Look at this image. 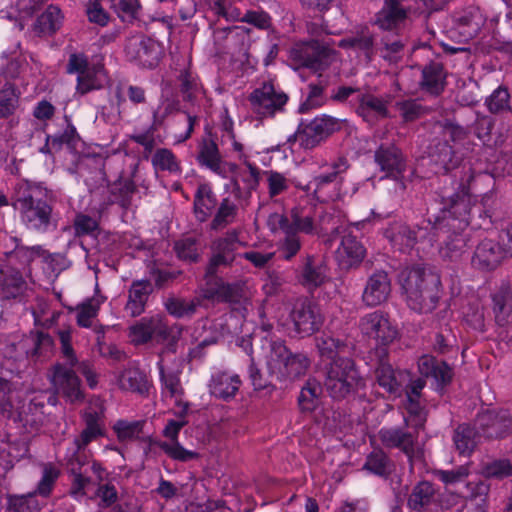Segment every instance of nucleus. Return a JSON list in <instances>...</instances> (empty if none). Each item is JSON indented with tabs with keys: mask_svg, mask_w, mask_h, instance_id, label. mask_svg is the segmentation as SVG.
I'll return each instance as SVG.
<instances>
[{
	"mask_svg": "<svg viewBox=\"0 0 512 512\" xmlns=\"http://www.w3.org/2000/svg\"><path fill=\"white\" fill-rule=\"evenodd\" d=\"M52 191L41 183H25L16 192L15 207L22 222L30 229L46 232L52 224Z\"/></svg>",
	"mask_w": 512,
	"mask_h": 512,
	"instance_id": "nucleus-1",
	"label": "nucleus"
},
{
	"mask_svg": "<svg viewBox=\"0 0 512 512\" xmlns=\"http://www.w3.org/2000/svg\"><path fill=\"white\" fill-rule=\"evenodd\" d=\"M58 336L61 352L67 365L56 364L51 374V381L59 393H62L70 402H75L82 398V391L80 379L73 371V367L77 363V357L71 345V331L70 329L59 330Z\"/></svg>",
	"mask_w": 512,
	"mask_h": 512,
	"instance_id": "nucleus-2",
	"label": "nucleus"
},
{
	"mask_svg": "<svg viewBox=\"0 0 512 512\" xmlns=\"http://www.w3.org/2000/svg\"><path fill=\"white\" fill-rule=\"evenodd\" d=\"M396 278L401 288H438L442 285L455 288L459 284L457 270L452 269L442 280L436 267L428 264L400 268Z\"/></svg>",
	"mask_w": 512,
	"mask_h": 512,
	"instance_id": "nucleus-3",
	"label": "nucleus"
},
{
	"mask_svg": "<svg viewBox=\"0 0 512 512\" xmlns=\"http://www.w3.org/2000/svg\"><path fill=\"white\" fill-rule=\"evenodd\" d=\"M289 59L300 67L313 72L327 69L335 59V50L329 42L314 39L295 44L289 52Z\"/></svg>",
	"mask_w": 512,
	"mask_h": 512,
	"instance_id": "nucleus-4",
	"label": "nucleus"
},
{
	"mask_svg": "<svg viewBox=\"0 0 512 512\" xmlns=\"http://www.w3.org/2000/svg\"><path fill=\"white\" fill-rule=\"evenodd\" d=\"M317 210L313 206H295L288 214L271 213L267 226L272 233L292 231L294 233L313 234L316 231Z\"/></svg>",
	"mask_w": 512,
	"mask_h": 512,
	"instance_id": "nucleus-5",
	"label": "nucleus"
},
{
	"mask_svg": "<svg viewBox=\"0 0 512 512\" xmlns=\"http://www.w3.org/2000/svg\"><path fill=\"white\" fill-rule=\"evenodd\" d=\"M384 235L395 249L403 253L410 251L419 240L436 241L435 226L430 218L415 228L403 222H394L384 230Z\"/></svg>",
	"mask_w": 512,
	"mask_h": 512,
	"instance_id": "nucleus-6",
	"label": "nucleus"
},
{
	"mask_svg": "<svg viewBox=\"0 0 512 512\" xmlns=\"http://www.w3.org/2000/svg\"><path fill=\"white\" fill-rule=\"evenodd\" d=\"M359 381L358 371L350 358H338L327 368L325 387L334 399H342L352 393Z\"/></svg>",
	"mask_w": 512,
	"mask_h": 512,
	"instance_id": "nucleus-7",
	"label": "nucleus"
},
{
	"mask_svg": "<svg viewBox=\"0 0 512 512\" xmlns=\"http://www.w3.org/2000/svg\"><path fill=\"white\" fill-rule=\"evenodd\" d=\"M288 99V95L273 79L263 81L248 96L253 111L261 117H273L282 112Z\"/></svg>",
	"mask_w": 512,
	"mask_h": 512,
	"instance_id": "nucleus-8",
	"label": "nucleus"
},
{
	"mask_svg": "<svg viewBox=\"0 0 512 512\" xmlns=\"http://www.w3.org/2000/svg\"><path fill=\"white\" fill-rule=\"evenodd\" d=\"M344 120L322 115L315 117L309 122L301 121L298 125V136L300 147L313 149L334 132L341 129Z\"/></svg>",
	"mask_w": 512,
	"mask_h": 512,
	"instance_id": "nucleus-9",
	"label": "nucleus"
},
{
	"mask_svg": "<svg viewBox=\"0 0 512 512\" xmlns=\"http://www.w3.org/2000/svg\"><path fill=\"white\" fill-rule=\"evenodd\" d=\"M471 198L468 194H456L451 198L448 207L442 209V217H436L432 221L435 231L444 227L460 231L465 229L470 223Z\"/></svg>",
	"mask_w": 512,
	"mask_h": 512,
	"instance_id": "nucleus-10",
	"label": "nucleus"
},
{
	"mask_svg": "<svg viewBox=\"0 0 512 512\" xmlns=\"http://www.w3.org/2000/svg\"><path fill=\"white\" fill-rule=\"evenodd\" d=\"M13 399L14 396L10 395L6 402L0 404V414L3 417L12 418L15 422L21 423L29 432L38 430L45 420L43 402L33 399L27 407L22 405L15 408L11 402Z\"/></svg>",
	"mask_w": 512,
	"mask_h": 512,
	"instance_id": "nucleus-11",
	"label": "nucleus"
},
{
	"mask_svg": "<svg viewBox=\"0 0 512 512\" xmlns=\"http://www.w3.org/2000/svg\"><path fill=\"white\" fill-rule=\"evenodd\" d=\"M382 444L388 448H399L408 457L411 467L422 461L423 450L417 443V433L398 427L382 428L379 431Z\"/></svg>",
	"mask_w": 512,
	"mask_h": 512,
	"instance_id": "nucleus-12",
	"label": "nucleus"
},
{
	"mask_svg": "<svg viewBox=\"0 0 512 512\" xmlns=\"http://www.w3.org/2000/svg\"><path fill=\"white\" fill-rule=\"evenodd\" d=\"M359 328L364 336L381 345H389L399 335L397 327L388 316L380 311H374L363 316L360 319Z\"/></svg>",
	"mask_w": 512,
	"mask_h": 512,
	"instance_id": "nucleus-13",
	"label": "nucleus"
},
{
	"mask_svg": "<svg viewBox=\"0 0 512 512\" xmlns=\"http://www.w3.org/2000/svg\"><path fill=\"white\" fill-rule=\"evenodd\" d=\"M168 335V325L164 321V316L153 315L151 317H144L128 329V337L132 344L141 345L148 341L154 340L162 342Z\"/></svg>",
	"mask_w": 512,
	"mask_h": 512,
	"instance_id": "nucleus-14",
	"label": "nucleus"
},
{
	"mask_svg": "<svg viewBox=\"0 0 512 512\" xmlns=\"http://www.w3.org/2000/svg\"><path fill=\"white\" fill-rule=\"evenodd\" d=\"M453 27L449 30V37L460 42H468L478 35L485 23V18L478 7L469 6L453 15Z\"/></svg>",
	"mask_w": 512,
	"mask_h": 512,
	"instance_id": "nucleus-15",
	"label": "nucleus"
},
{
	"mask_svg": "<svg viewBox=\"0 0 512 512\" xmlns=\"http://www.w3.org/2000/svg\"><path fill=\"white\" fill-rule=\"evenodd\" d=\"M125 53L129 60L137 61L143 67L153 68L160 60L161 51L155 40L140 35L127 40Z\"/></svg>",
	"mask_w": 512,
	"mask_h": 512,
	"instance_id": "nucleus-16",
	"label": "nucleus"
},
{
	"mask_svg": "<svg viewBox=\"0 0 512 512\" xmlns=\"http://www.w3.org/2000/svg\"><path fill=\"white\" fill-rule=\"evenodd\" d=\"M294 331L300 337L310 336L323 324L319 308L310 302H298L291 312Z\"/></svg>",
	"mask_w": 512,
	"mask_h": 512,
	"instance_id": "nucleus-17",
	"label": "nucleus"
},
{
	"mask_svg": "<svg viewBox=\"0 0 512 512\" xmlns=\"http://www.w3.org/2000/svg\"><path fill=\"white\" fill-rule=\"evenodd\" d=\"M374 161L386 177L399 180L406 170V158L394 144H381L374 152Z\"/></svg>",
	"mask_w": 512,
	"mask_h": 512,
	"instance_id": "nucleus-18",
	"label": "nucleus"
},
{
	"mask_svg": "<svg viewBox=\"0 0 512 512\" xmlns=\"http://www.w3.org/2000/svg\"><path fill=\"white\" fill-rule=\"evenodd\" d=\"M408 19V10L400 0H385L375 14L374 23L383 32H402Z\"/></svg>",
	"mask_w": 512,
	"mask_h": 512,
	"instance_id": "nucleus-19",
	"label": "nucleus"
},
{
	"mask_svg": "<svg viewBox=\"0 0 512 512\" xmlns=\"http://www.w3.org/2000/svg\"><path fill=\"white\" fill-rule=\"evenodd\" d=\"M333 234H342L340 246L335 253L342 268H351L363 260L365 249L355 236L341 227L335 228Z\"/></svg>",
	"mask_w": 512,
	"mask_h": 512,
	"instance_id": "nucleus-20",
	"label": "nucleus"
},
{
	"mask_svg": "<svg viewBox=\"0 0 512 512\" xmlns=\"http://www.w3.org/2000/svg\"><path fill=\"white\" fill-rule=\"evenodd\" d=\"M348 166L345 158H339L331 165L330 171L315 176L307 185V190L313 189L318 199L328 196L329 188H337L342 183V175L347 171Z\"/></svg>",
	"mask_w": 512,
	"mask_h": 512,
	"instance_id": "nucleus-21",
	"label": "nucleus"
},
{
	"mask_svg": "<svg viewBox=\"0 0 512 512\" xmlns=\"http://www.w3.org/2000/svg\"><path fill=\"white\" fill-rule=\"evenodd\" d=\"M338 46L343 49L354 51L357 55L363 56L367 62H371L376 54V39L368 27H362L341 39Z\"/></svg>",
	"mask_w": 512,
	"mask_h": 512,
	"instance_id": "nucleus-22",
	"label": "nucleus"
},
{
	"mask_svg": "<svg viewBox=\"0 0 512 512\" xmlns=\"http://www.w3.org/2000/svg\"><path fill=\"white\" fill-rule=\"evenodd\" d=\"M506 253L498 242L485 239L477 245L472 265L480 270H493L499 266Z\"/></svg>",
	"mask_w": 512,
	"mask_h": 512,
	"instance_id": "nucleus-23",
	"label": "nucleus"
},
{
	"mask_svg": "<svg viewBox=\"0 0 512 512\" xmlns=\"http://www.w3.org/2000/svg\"><path fill=\"white\" fill-rule=\"evenodd\" d=\"M184 425V421L170 420L163 430V435L171 442L160 441L157 443L158 447L169 457L179 461H188L197 456L195 452L185 449L177 441L178 434Z\"/></svg>",
	"mask_w": 512,
	"mask_h": 512,
	"instance_id": "nucleus-24",
	"label": "nucleus"
},
{
	"mask_svg": "<svg viewBox=\"0 0 512 512\" xmlns=\"http://www.w3.org/2000/svg\"><path fill=\"white\" fill-rule=\"evenodd\" d=\"M112 383L122 391L143 394L148 391L149 382L146 374L136 366H128L113 373Z\"/></svg>",
	"mask_w": 512,
	"mask_h": 512,
	"instance_id": "nucleus-25",
	"label": "nucleus"
},
{
	"mask_svg": "<svg viewBox=\"0 0 512 512\" xmlns=\"http://www.w3.org/2000/svg\"><path fill=\"white\" fill-rule=\"evenodd\" d=\"M407 42V36L403 32H384L376 47V52L385 61L397 63L404 55Z\"/></svg>",
	"mask_w": 512,
	"mask_h": 512,
	"instance_id": "nucleus-26",
	"label": "nucleus"
},
{
	"mask_svg": "<svg viewBox=\"0 0 512 512\" xmlns=\"http://www.w3.org/2000/svg\"><path fill=\"white\" fill-rule=\"evenodd\" d=\"M357 114L367 123L375 124L379 119L388 117L386 102L372 94L357 96Z\"/></svg>",
	"mask_w": 512,
	"mask_h": 512,
	"instance_id": "nucleus-27",
	"label": "nucleus"
},
{
	"mask_svg": "<svg viewBox=\"0 0 512 512\" xmlns=\"http://www.w3.org/2000/svg\"><path fill=\"white\" fill-rule=\"evenodd\" d=\"M84 421L86 427L81 432L80 436L74 440V448L70 456H80V450L84 449L89 443L104 434L101 414L99 412H85Z\"/></svg>",
	"mask_w": 512,
	"mask_h": 512,
	"instance_id": "nucleus-28",
	"label": "nucleus"
},
{
	"mask_svg": "<svg viewBox=\"0 0 512 512\" xmlns=\"http://www.w3.org/2000/svg\"><path fill=\"white\" fill-rule=\"evenodd\" d=\"M446 73L444 66L440 62H430L425 65L422 69V79L420 81V87L425 92L438 96L440 95L445 87Z\"/></svg>",
	"mask_w": 512,
	"mask_h": 512,
	"instance_id": "nucleus-29",
	"label": "nucleus"
},
{
	"mask_svg": "<svg viewBox=\"0 0 512 512\" xmlns=\"http://www.w3.org/2000/svg\"><path fill=\"white\" fill-rule=\"evenodd\" d=\"M418 370L422 376L434 379L437 389L442 388L452 378L451 369L445 363L438 362L430 355H424L419 358Z\"/></svg>",
	"mask_w": 512,
	"mask_h": 512,
	"instance_id": "nucleus-30",
	"label": "nucleus"
},
{
	"mask_svg": "<svg viewBox=\"0 0 512 512\" xmlns=\"http://www.w3.org/2000/svg\"><path fill=\"white\" fill-rule=\"evenodd\" d=\"M481 438L503 437L510 427V420L500 418L491 411L481 413L476 420Z\"/></svg>",
	"mask_w": 512,
	"mask_h": 512,
	"instance_id": "nucleus-31",
	"label": "nucleus"
},
{
	"mask_svg": "<svg viewBox=\"0 0 512 512\" xmlns=\"http://www.w3.org/2000/svg\"><path fill=\"white\" fill-rule=\"evenodd\" d=\"M217 205V199L208 184H200L193 200V213L199 222L209 219Z\"/></svg>",
	"mask_w": 512,
	"mask_h": 512,
	"instance_id": "nucleus-32",
	"label": "nucleus"
},
{
	"mask_svg": "<svg viewBox=\"0 0 512 512\" xmlns=\"http://www.w3.org/2000/svg\"><path fill=\"white\" fill-rule=\"evenodd\" d=\"M240 384L238 375L221 372L212 377L210 391L214 396L227 400L235 396Z\"/></svg>",
	"mask_w": 512,
	"mask_h": 512,
	"instance_id": "nucleus-33",
	"label": "nucleus"
},
{
	"mask_svg": "<svg viewBox=\"0 0 512 512\" xmlns=\"http://www.w3.org/2000/svg\"><path fill=\"white\" fill-rule=\"evenodd\" d=\"M481 439L477 427L462 424L454 432L453 441L459 454L469 456Z\"/></svg>",
	"mask_w": 512,
	"mask_h": 512,
	"instance_id": "nucleus-34",
	"label": "nucleus"
},
{
	"mask_svg": "<svg viewBox=\"0 0 512 512\" xmlns=\"http://www.w3.org/2000/svg\"><path fill=\"white\" fill-rule=\"evenodd\" d=\"M263 353L269 372L275 376L283 368L290 352L282 341H266L263 345Z\"/></svg>",
	"mask_w": 512,
	"mask_h": 512,
	"instance_id": "nucleus-35",
	"label": "nucleus"
},
{
	"mask_svg": "<svg viewBox=\"0 0 512 512\" xmlns=\"http://www.w3.org/2000/svg\"><path fill=\"white\" fill-rule=\"evenodd\" d=\"M430 161L437 167L436 172L447 173L456 167L455 153L447 141L436 143L429 153Z\"/></svg>",
	"mask_w": 512,
	"mask_h": 512,
	"instance_id": "nucleus-36",
	"label": "nucleus"
},
{
	"mask_svg": "<svg viewBox=\"0 0 512 512\" xmlns=\"http://www.w3.org/2000/svg\"><path fill=\"white\" fill-rule=\"evenodd\" d=\"M158 367L162 382L163 397H165L166 399H170V401L177 406L182 405L183 390L180 384L178 374L174 372L167 373L164 369L162 359L158 362Z\"/></svg>",
	"mask_w": 512,
	"mask_h": 512,
	"instance_id": "nucleus-37",
	"label": "nucleus"
},
{
	"mask_svg": "<svg viewBox=\"0 0 512 512\" xmlns=\"http://www.w3.org/2000/svg\"><path fill=\"white\" fill-rule=\"evenodd\" d=\"M14 248L6 253L7 258L15 260L19 264L29 266L35 259L43 258L46 255V249L41 245L26 246L17 237L12 238Z\"/></svg>",
	"mask_w": 512,
	"mask_h": 512,
	"instance_id": "nucleus-38",
	"label": "nucleus"
},
{
	"mask_svg": "<svg viewBox=\"0 0 512 512\" xmlns=\"http://www.w3.org/2000/svg\"><path fill=\"white\" fill-rule=\"evenodd\" d=\"M437 493L430 482L422 481L414 488L408 499V506L413 510H421L437 502Z\"/></svg>",
	"mask_w": 512,
	"mask_h": 512,
	"instance_id": "nucleus-39",
	"label": "nucleus"
},
{
	"mask_svg": "<svg viewBox=\"0 0 512 512\" xmlns=\"http://www.w3.org/2000/svg\"><path fill=\"white\" fill-rule=\"evenodd\" d=\"M229 266H231V263L227 261L225 257L211 252V256L205 270V279L207 285L212 286L211 288H231L230 285L225 284L222 278L219 276V274L222 272V269Z\"/></svg>",
	"mask_w": 512,
	"mask_h": 512,
	"instance_id": "nucleus-40",
	"label": "nucleus"
},
{
	"mask_svg": "<svg viewBox=\"0 0 512 512\" xmlns=\"http://www.w3.org/2000/svg\"><path fill=\"white\" fill-rule=\"evenodd\" d=\"M197 160L213 172L220 173L221 157L216 143L211 139H204L199 146Z\"/></svg>",
	"mask_w": 512,
	"mask_h": 512,
	"instance_id": "nucleus-41",
	"label": "nucleus"
},
{
	"mask_svg": "<svg viewBox=\"0 0 512 512\" xmlns=\"http://www.w3.org/2000/svg\"><path fill=\"white\" fill-rule=\"evenodd\" d=\"M310 365V360L305 354H289L286 358V362L283 364V368L277 374V378H296L303 375Z\"/></svg>",
	"mask_w": 512,
	"mask_h": 512,
	"instance_id": "nucleus-42",
	"label": "nucleus"
},
{
	"mask_svg": "<svg viewBox=\"0 0 512 512\" xmlns=\"http://www.w3.org/2000/svg\"><path fill=\"white\" fill-rule=\"evenodd\" d=\"M301 283L318 287L325 285L328 280L327 267L322 264H315L311 257H307L302 269Z\"/></svg>",
	"mask_w": 512,
	"mask_h": 512,
	"instance_id": "nucleus-43",
	"label": "nucleus"
},
{
	"mask_svg": "<svg viewBox=\"0 0 512 512\" xmlns=\"http://www.w3.org/2000/svg\"><path fill=\"white\" fill-rule=\"evenodd\" d=\"M137 187L131 179H120L110 188L111 202L119 204L127 209L131 205V200Z\"/></svg>",
	"mask_w": 512,
	"mask_h": 512,
	"instance_id": "nucleus-44",
	"label": "nucleus"
},
{
	"mask_svg": "<svg viewBox=\"0 0 512 512\" xmlns=\"http://www.w3.org/2000/svg\"><path fill=\"white\" fill-rule=\"evenodd\" d=\"M239 245L240 242L238 240V235L233 231L227 233L225 237L214 240L210 248L211 252L225 257V259L232 264L235 260L236 251Z\"/></svg>",
	"mask_w": 512,
	"mask_h": 512,
	"instance_id": "nucleus-45",
	"label": "nucleus"
},
{
	"mask_svg": "<svg viewBox=\"0 0 512 512\" xmlns=\"http://www.w3.org/2000/svg\"><path fill=\"white\" fill-rule=\"evenodd\" d=\"M238 212L237 205L228 197L222 199L210 223L212 230H220L234 222Z\"/></svg>",
	"mask_w": 512,
	"mask_h": 512,
	"instance_id": "nucleus-46",
	"label": "nucleus"
},
{
	"mask_svg": "<svg viewBox=\"0 0 512 512\" xmlns=\"http://www.w3.org/2000/svg\"><path fill=\"white\" fill-rule=\"evenodd\" d=\"M144 422L140 420L128 421L124 419L117 420L112 430L116 434L118 441L120 442H132L137 440L143 430Z\"/></svg>",
	"mask_w": 512,
	"mask_h": 512,
	"instance_id": "nucleus-47",
	"label": "nucleus"
},
{
	"mask_svg": "<svg viewBox=\"0 0 512 512\" xmlns=\"http://www.w3.org/2000/svg\"><path fill=\"white\" fill-rule=\"evenodd\" d=\"M327 87V80L319 78L316 83L308 84V93L305 101L299 106V112L305 113L313 108L322 106L325 103L324 91Z\"/></svg>",
	"mask_w": 512,
	"mask_h": 512,
	"instance_id": "nucleus-48",
	"label": "nucleus"
},
{
	"mask_svg": "<svg viewBox=\"0 0 512 512\" xmlns=\"http://www.w3.org/2000/svg\"><path fill=\"white\" fill-rule=\"evenodd\" d=\"M62 14L60 8L50 5L38 16L36 20V29L41 33L53 34L61 26Z\"/></svg>",
	"mask_w": 512,
	"mask_h": 512,
	"instance_id": "nucleus-49",
	"label": "nucleus"
},
{
	"mask_svg": "<svg viewBox=\"0 0 512 512\" xmlns=\"http://www.w3.org/2000/svg\"><path fill=\"white\" fill-rule=\"evenodd\" d=\"M405 409L408 413V416L404 417L406 426L412 427L415 430L423 427L426 421V414L419 402V397L406 394Z\"/></svg>",
	"mask_w": 512,
	"mask_h": 512,
	"instance_id": "nucleus-50",
	"label": "nucleus"
},
{
	"mask_svg": "<svg viewBox=\"0 0 512 512\" xmlns=\"http://www.w3.org/2000/svg\"><path fill=\"white\" fill-rule=\"evenodd\" d=\"M74 234L78 237L91 236L95 239L101 234L98 220L84 213H77L73 219Z\"/></svg>",
	"mask_w": 512,
	"mask_h": 512,
	"instance_id": "nucleus-51",
	"label": "nucleus"
},
{
	"mask_svg": "<svg viewBox=\"0 0 512 512\" xmlns=\"http://www.w3.org/2000/svg\"><path fill=\"white\" fill-rule=\"evenodd\" d=\"M174 251L177 257L188 263H195L199 261V243L196 238L185 237L181 238L174 243Z\"/></svg>",
	"mask_w": 512,
	"mask_h": 512,
	"instance_id": "nucleus-52",
	"label": "nucleus"
},
{
	"mask_svg": "<svg viewBox=\"0 0 512 512\" xmlns=\"http://www.w3.org/2000/svg\"><path fill=\"white\" fill-rule=\"evenodd\" d=\"M465 245V238L459 233H455L449 236L445 245L440 248V256L444 261L456 263L461 259Z\"/></svg>",
	"mask_w": 512,
	"mask_h": 512,
	"instance_id": "nucleus-53",
	"label": "nucleus"
},
{
	"mask_svg": "<svg viewBox=\"0 0 512 512\" xmlns=\"http://www.w3.org/2000/svg\"><path fill=\"white\" fill-rule=\"evenodd\" d=\"M321 386L316 381L309 380L302 388L299 396L301 410L311 412L316 409L321 394Z\"/></svg>",
	"mask_w": 512,
	"mask_h": 512,
	"instance_id": "nucleus-54",
	"label": "nucleus"
},
{
	"mask_svg": "<svg viewBox=\"0 0 512 512\" xmlns=\"http://www.w3.org/2000/svg\"><path fill=\"white\" fill-rule=\"evenodd\" d=\"M152 164L156 170L170 173L180 172V166L174 153L167 148L157 149L152 157Z\"/></svg>",
	"mask_w": 512,
	"mask_h": 512,
	"instance_id": "nucleus-55",
	"label": "nucleus"
},
{
	"mask_svg": "<svg viewBox=\"0 0 512 512\" xmlns=\"http://www.w3.org/2000/svg\"><path fill=\"white\" fill-rule=\"evenodd\" d=\"M17 105V88L11 83H6L0 90V117L7 118L12 115Z\"/></svg>",
	"mask_w": 512,
	"mask_h": 512,
	"instance_id": "nucleus-56",
	"label": "nucleus"
},
{
	"mask_svg": "<svg viewBox=\"0 0 512 512\" xmlns=\"http://www.w3.org/2000/svg\"><path fill=\"white\" fill-rule=\"evenodd\" d=\"M316 347L322 358L333 359L338 352L345 348V344L341 340L323 333L316 338Z\"/></svg>",
	"mask_w": 512,
	"mask_h": 512,
	"instance_id": "nucleus-57",
	"label": "nucleus"
},
{
	"mask_svg": "<svg viewBox=\"0 0 512 512\" xmlns=\"http://www.w3.org/2000/svg\"><path fill=\"white\" fill-rule=\"evenodd\" d=\"M284 237L279 241V254L285 260H290L300 251L302 243L299 234L288 231H281Z\"/></svg>",
	"mask_w": 512,
	"mask_h": 512,
	"instance_id": "nucleus-58",
	"label": "nucleus"
},
{
	"mask_svg": "<svg viewBox=\"0 0 512 512\" xmlns=\"http://www.w3.org/2000/svg\"><path fill=\"white\" fill-rule=\"evenodd\" d=\"M198 301L182 298H169L165 302V307L169 314L174 317L181 318L190 316L195 312Z\"/></svg>",
	"mask_w": 512,
	"mask_h": 512,
	"instance_id": "nucleus-59",
	"label": "nucleus"
},
{
	"mask_svg": "<svg viewBox=\"0 0 512 512\" xmlns=\"http://www.w3.org/2000/svg\"><path fill=\"white\" fill-rule=\"evenodd\" d=\"M494 36L497 41L502 43L500 50L512 51V14L507 13L500 22L497 20V26L494 30Z\"/></svg>",
	"mask_w": 512,
	"mask_h": 512,
	"instance_id": "nucleus-60",
	"label": "nucleus"
},
{
	"mask_svg": "<svg viewBox=\"0 0 512 512\" xmlns=\"http://www.w3.org/2000/svg\"><path fill=\"white\" fill-rule=\"evenodd\" d=\"M67 463L70 467V471L74 476L73 479V487H72V494L77 498L79 496L84 495V488L89 482L88 478L83 476L79 470L81 466L84 464V461L81 460L80 456L73 457V456H67Z\"/></svg>",
	"mask_w": 512,
	"mask_h": 512,
	"instance_id": "nucleus-61",
	"label": "nucleus"
},
{
	"mask_svg": "<svg viewBox=\"0 0 512 512\" xmlns=\"http://www.w3.org/2000/svg\"><path fill=\"white\" fill-rule=\"evenodd\" d=\"M376 377L379 385L388 393L396 395L399 392V384L390 364L381 363L376 370Z\"/></svg>",
	"mask_w": 512,
	"mask_h": 512,
	"instance_id": "nucleus-62",
	"label": "nucleus"
},
{
	"mask_svg": "<svg viewBox=\"0 0 512 512\" xmlns=\"http://www.w3.org/2000/svg\"><path fill=\"white\" fill-rule=\"evenodd\" d=\"M268 185V195L275 198L289 189V180L280 172L274 170L263 171Z\"/></svg>",
	"mask_w": 512,
	"mask_h": 512,
	"instance_id": "nucleus-63",
	"label": "nucleus"
},
{
	"mask_svg": "<svg viewBox=\"0 0 512 512\" xmlns=\"http://www.w3.org/2000/svg\"><path fill=\"white\" fill-rule=\"evenodd\" d=\"M100 301L90 299L77 307V324L84 328L92 326L93 319L97 316Z\"/></svg>",
	"mask_w": 512,
	"mask_h": 512,
	"instance_id": "nucleus-64",
	"label": "nucleus"
}]
</instances>
